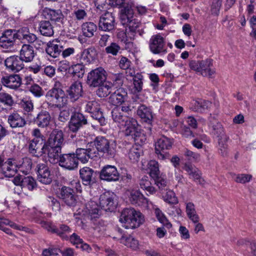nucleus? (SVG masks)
Returning <instances> with one entry per match:
<instances>
[{"instance_id": "nucleus-5", "label": "nucleus", "mask_w": 256, "mask_h": 256, "mask_svg": "<svg viewBox=\"0 0 256 256\" xmlns=\"http://www.w3.org/2000/svg\"><path fill=\"white\" fill-rule=\"evenodd\" d=\"M122 24L126 25V32L120 33L119 36L121 35L123 37L126 36L130 38V40H134L136 34H138L140 36H142L144 33V30L142 29H140L142 24L137 18Z\"/></svg>"}, {"instance_id": "nucleus-51", "label": "nucleus", "mask_w": 256, "mask_h": 256, "mask_svg": "<svg viewBox=\"0 0 256 256\" xmlns=\"http://www.w3.org/2000/svg\"><path fill=\"white\" fill-rule=\"evenodd\" d=\"M131 76H133L132 72L130 73ZM142 76L140 74L137 73L134 76V85L135 90L137 92H140L142 88L143 82H142Z\"/></svg>"}, {"instance_id": "nucleus-46", "label": "nucleus", "mask_w": 256, "mask_h": 256, "mask_svg": "<svg viewBox=\"0 0 256 256\" xmlns=\"http://www.w3.org/2000/svg\"><path fill=\"white\" fill-rule=\"evenodd\" d=\"M228 137L227 136H222L218 140V152L222 156H226L228 152Z\"/></svg>"}, {"instance_id": "nucleus-38", "label": "nucleus", "mask_w": 256, "mask_h": 256, "mask_svg": "<svg viewBox=\"0 0 256 256\" xmlns=\"http://www.w3.org/2000/svg\"><path fill=\"white\" fill-rule=\"evenodd\" d=\"M120 18L122 23L136 18L132 6L127 4L122 8Z\"/></svg>"}, {"instance_id": "nucleus-25", "label": "nucleus", "mask_w": 256, "mask_h": 256, "mask_svg": "<svg viewBox=\"0 0 256 256\" xmlns=\"http://www.w3.org/2000/svg\"><path fill=\"white\" fill-rule=\"evenodd\" d=\"M96 55V50L94 46L84 49L80 56H78L77 59L82 64H90L94 61Z\"/></svg>"}, {"instance_id": "nucleus-26", "label": "nucleus", "mask_w": 256, "mask_h": 256, "mask_svg": "<svg viewBox=\"0 0 256 256\" xmlns=\"http://www.w3.org/2000/svg\"><path fill=\"white\" fill-rule=\"evenodd\" d=\"M35 54L32 46L28 44H24L22 46L20 52V57L24 62H32Z\"/></svg>"}, {"instance_id": "nucleus-11", "label": "nucleus", "mask_w": 256, "mask_h": 256, "mask_svg": "<svg viewBox=\"0 0 256 256\" xmlns=\"http://www.w3.org/2000/svg\"><path fill=\"white\" fill-rule=\"evenodd\" d=\"M38 180L45 184H50L52 181V176L48 166L46 164H38L36 168Z\"/></svg>"}, {"instance_id": "nucleus-62", "label": "nucleus", "mask_w": 256, "mask_h": 256, "mask_svg": "<svg viewBox=\"0 0 256 256\" xmlns=\"http://www.w3.org/2000/svg\"><path fill=\"white\" fill-rule=\"evenodd\" d=\"M184 155L189 160L192 162H196L200 160V156L199 154L193 152L188 149L184 150Z\"/></svg>"}, {"instance_id": "nucleus-10", "label": "nucleus", "mask_w": 256, "mask_h": 256, "mask_svg": "<svg viewBox=\"0 0 256 256\" xmlns=\"http://www.w3.org/2000/svg\"><path fill=\"white\" fill-rule=\"evenodd\" d=\"M78 164V158L74 153L66 154L60 155L59 165L68 170H74Z\"/></svg>"}, {"instance_id": "nucleus-3", "label": "nucleus", "mask_w": 256, "mask_h": 256, "mask_svg": "<svg viewBox=\"0 0 256 256\" xmlns=\"http://www.w3.org/2000/svg\"><path fill=\"white\" fill-rule=\"evenodd\" d=\"M190 69L199 72L203 76L212 78L216 71L213 68L212 60L206 59L202 60H192L189 63Z\"/></svg>"}, {"instance_id": "nucleus-22", "label": "nucleus", "mask_w": 256, "mask_h": 256, "mask_svg": "<svg viewBox=\"0 0 256 256\" xmlns=\"http://www.w3.org/2000/svg\"><path fill=\"white\" fill-rule=\"evenodd\" d=\"M64 134L62 130H54L50 135L48 142L45 144L47 145V149L49 147L62 148L64 142Z\"/></svg>"}, {"instance_id": "nucleus-21", "label": "nucleus", "mask_w": 256, "mask_h": 256, "mask_svg": "<svg viewBox=\"0 0 256 256\" xmlns=\"http://www.w3.org/2000/svg\"><path fill=\"white\" fill-rule=\"evenodd\" d=\"M23 62L20 56H14L7 58L4 60V64L6 69L16 72L24 68Z\"/></svg>"}, {"instance_id": "nucleus-7", "label": "nucleus", "mask_w": 256, "mask_h": 256, "mask_svg": "<svg viewBox=\"0 0 256 256\" xmlns=\"http://www.w3.org/2000/svg\"><path fill=\"white\" fill-rule=\"evenodd\" d=\"M58 196L69 206H74L76 204V196L73 189L70 187L63 186L60 189Z\"/></svg>"}, {"instance_id": "nucleus-9", "label": "nucleus", "mask_w": 256, "mask_h": 256, "mask_svg": "<svg viewBox=\"0 0 256 256\" xmlns=\"http://www.w3.org/2000/svg\"><path fill=\"white\" fill-rule=\"evenodd\" d=\"M172 140L166 136H162L158 140L155 144V150L159 159L166 158L164 150H170L172 147Z\"/></svg>"}, {"instance_id": "nucleus-52", "label": "nucleus", "mask_w": 256, "mask_h": 256, "mask_svg": "<svg viewBox=\"0 0 256 256\" xmlns=\"http://www.w3.org/2000/svg\"><path fill=\"white\" fill-rule=\"evenodd\" d=\"M74 20L82 22L88 16L87 13L84 9L78 8H75L72 14Z\"/></svg>"}, {"instance_id": "nucleus-49", "label": "nucleus", "mask_w": 256, "mask_h": 256, "mask_svg": "<svg viewBox=\"0 0 256 256\" xmlns=\"http://www.w3.org/2000/svg\"><path fill=\"white\" fill-rule=\"evenodd\" d=\"M48 14V18L52 21L60 22L63 18V14L60 10H47L45 11Z\"/></svg>"}, {"instance_id": "nucleus-37", "label": "nucleus", "mask_w": 256, "mask_h": 256, "mask_svg": "<svg viewBox=\"0 0 256 256\" xmlns=\"http://www.w3.org/2000/svg\"><path fill=\"white\" fill-rule=\"evenodd\" d=\"M97 28V26L92 22H84L82 26L83 36L88 38H90L94 36Z\"/></svg>"}, {"instance_id": "nucleus-24", "label": "nucleus", "mask_w": 256, "mask_h": 256, "mask_svg": "<svg viewBox=\"0 0 256 256\" xmlns=\"http://www.w3.org/2000/svg\"><path fill=\"white\" fill-rule=\"evenodd\" d=\"M75 154L78 160H80L84 164L87 162L90 158H92L96 156L94 149L90 148L88 146L86 148H78Z\"/></svg>"}, {"instance_id": "nucleus-27", "label": "nucleus", "mask_w": 256, "mask_h": 256, "mask_svg": "<svg viewBox=\"0 0 256 256\" xmlns=\"http://www.w3.org/2000/svg\"><path fill=\"white\" fill-rule=\"evenodd\" d=\"M138 116L142 120L148 124H151L153 120V114L151 109L145 105L140 106L137 110Z\"/></svg>"}, {"instance_id": "nucleus-54", "label": "nucleus", "mask_w": 256, "mask_h": 256, "mask_svg": "<svg viewBox=\"0 0 256 256\" xmlns=\"http://www.w3.org/2000/svg\"><path fill=\"white\" fill-rule=\"evenodd\" d=\"M36 186L35 180L32 176H25L22 188H26L30 190H32Z\"/></svg>"}, {"instance_id": "nucleus-36", "label": "nucleus", "mask_w": 256, "mask_h": 256, "mask_svg": "<svg viewBox=\"0 0 256 256\" xmlns=\"http://www.w3.org/2000/svg\"><path fill=\"white\" fill-rule=\"evenodd\" d=\"M62 148L58 146L56 148L48 146L47 152L48 160L52 164L60 162Z\"/></svg>"}, {"instance_id": "nucleus-18", "label": "nucleus", "mask_w": 256, "mask_h": 256, "mask_svg": "<svg viewBox=\"0 0 256 256\" xmlns=\"http://www.w3.org/2000/svg\"><path fill=\"white\" fill-rule=\"evenodd\" d=\"M128 97L126 90L120 88L111 94L109 97V102L114 106H120L127 100Z\"/></svg>"}, {"instance_id": "nucleus-33", "label": "nucleus", "mask_w": 256, "mask_h": 256, "mask_svg": "<svg viewBox=\"0 0 256 256\" xmlns=\"http://www.w3.org/2000/svg\"><path fill=\"white\" fill-rule=\"evenodd\" d=\"M3 166V173L6 177H12L16 172L17 166L12 159H8Z\"/></svg>"}, {"instance_id": "nucleus-47", "label": "nucleus", "mask_w": 256, "mask_h": 256, "mask_svg": "<svg viewBox=\"0 0 256 256\" xmlns=\"http://www.w3.org/2000/svg\"><path fill=\"white\" fill-rule=\"evenodd\" d=\"M0 103L4 106L12 107L14 104V100L10 94L4 91H0Z\"/></svg>"}, {"instance_id": "nucleus-42", "label": "nucleus", "mask_w": 256, "mask_h": 256, "mask_svg": "<svg viewBox=\"0 0 256 256\" xmlns=\"http://www.w3.org/2000/svg\"><path fill=\"white\" fill-rule=\"evenodd\" d=\"M186 212L188 218L194 223L198 222L200 218L196 214L194 204L191 202L186 203Z\"/></svg>"}, {"instance_id": "nucleus-16", "label": "nucleus", "mask_w": 256, "mask_h": 256, "mask_svg": "<svg viewBox=\"0 0 256 256\" xmlns=\"http://www.w3.org/2000/svg\"><path fill=\"white\" fill-rule=\"evenodd\" d=\"M43 140H36L33 139L28 144V152L32 156L39 157L46 153L47 145L43 144Z\"/></svg>"}, {"instance_id": "nucleus-29", "label": "nucleus", "mask_w": 256, "mask_h": 256, "mask_svg": "<svg viewBox=\"0 0 256 256\" xmlns=\"http://www.w3.org/2000/svg\"><path fill=\"white\" fill-rule=\"evenodd\" d=\"M62 48V46L56 44V42L52 40L47 43L46 51L50 56L56 58L60 55Z\"/></svg>"}, {"instance_id": "nucleus-35", "label": "nucleus", "mask_w": 256, "mask_h": 256, "mask_svg": "<svg viewBox=\"0 0 256 256\" xmlns=\"http://www.w3.org/2000/svg\"><path fill=\"white\" fill-rule=\"evenodd\" d=\"M96 90V94L100 98H106L108 96L113 90L114 85L110 82H103Z\"/></svg>"}, {"instance_id": "nucleus-43", "label": "nucleus", "mask_w": 256, "mask_h": 256, "mask_svg": "<svg viewBox=\"0 0 256 256\" xmlns=\"http://www.w3.org/2000/svg\"><path fill=\"white\" fill-rule=\"evenodd\" d=\"M120 242L132 250H136L138 248L139 243L138 240L131 236H122L120 239Z\"/></svg>"}, {"instance_id": "nucleus-19", "label": "nucleus", "mask_w": 256, "mask_h": 256, "mask_svg": "<svg viewBox=\"0 0 256 256\" xmlns=\"http://www.w3.org/2000/svg\"><path fill=\"white\" fill-rule=\"evenodd\" d=\"M16 34L12 30L5 31L0 37V46L6 49L12 48L15 43Z\"/></svg>"}, {"instance_id": "nucleus-12", "label": "nucleus", "mask_w": 256, "mask_h": 256, "mask_svg": "<svg viewBox=\"0 0 256 256\" xmlns=\"http://www.w3.org/2000/svg\"><path fill=\"white\" fill-rule=\"evenodd\" d=\"M94 145L98 152L106 154L110 157L115 154L114 148L110 146L108 140L103 136H98L94 140Z\"/></svg>"}, {"instance_id": "nucleus-14", "label": "nucleus", "mask_w": 256, "mask_h": 256, "mask_svg": "<svg viewBox=\"0 0 256 256\" xmlns=\"http://www.w3.org/2000/svg\"><path fill=\"white\" fill-rule=\"evenodd\" d=\"M100 176L102 180L108 182L117 181L119 180L120 174L114 166L106 165L101 170Z\"/></svg>"}, {"instance_id": "nucleus-23", "label": "nucleus", "mask_w": 256, "mask_h": 256, "mask_svg": "<svg viewBox=\"0 0 256 256\" xmlns=\"http://www.w3.org/2000/svg\"><path fill=\"white\" fill-rule=\"evenodd\" d=\"M68 97L72 102H76L82 95V84L80 82H75L66 90Z\"/></svg>"}, {"instance_id": "nucleus-34", "label": "nucleus", "mask_w": 256, "mask_h": 256, "mask_svg": "<svg viewBox=\"0 0 256 256\" xmlns=\"http://www.w3.org/2000/svg\"><path fill=\"white\" fill-rule=\"evenodd\" d=\"M130 200L134 204L142 206L147 204L148 200L143 194L137 190H132L130 192Z\"/></svg>"}, {"instance_id": "nucleus-41", "label": "nucleus", "mask_w": 256, "mask_h": 256, "mask_svg": "<svg viewBox=\"0 0 256 256\" xmlns=\"http://www.w3.org/2000/svg\"><path fill=\"white\" fill-rule=\"evenodd\" d=\"M142 153V148L140 146L134 145L132 146L128 150V154L130 160L132 162H135L138 160L139 158Z\"/></svg>"}, {"instance_id": "nucleus-55", "label": "nucleus", "mask_w": 256, "mask_h": 256, "mask_svg": "<svg viewBox=\"0 0 256 256\" xmlns=\"http://www.w3.org/2000/svg\"><path fill=\"white\" fill-rule=\"evenodd\" d=\"M232 178L234 181L236 182L245 184L246 182H249L250 180L252 178V176L246 174H234Z\"/></svg>"}, {"instance_id": "nucleus-17", "label": "nucleus", "mask_w": 256, "mask_h": 256, "mask_svg": "<svg viewBox=\"0 0 256 256\" xmlns=\"http://www.w3.org/2000/svg\"><path fill=\"white\" fill-rule=\"evenodd\" d=\"M80 176L84 186H91L96 182V172L89 167L85 166L80 168Z\"/></svg>"}, {"instance_id": "nucleus-39", "label": "nucleus", "mask_w": 256, "mask_h": 256, "mask_svg": "<svg viewBox=\"0 0 256 256\" xmlns=\"http://www.w3.org/2000/svg\"><path fill=\"white\" fill-rule=\"evenodd\" d=\"M38 28L40 33L44 36H51L54 34L53 26L48 20L41 21Z\"/></svg>"}, {"instance_id": "nucleus-59", "label": "nucleus", "mask_w": 256, "mask_h": 256, "mask_svg": "<svg viewBox=\"0 0 256 256\" xmlns=\"http://www.w3.org/2000/svg\"><path fill=\"white\" fill-rule=\"evenodd\" d=\"M154 214L158 219V220L164 226H166L168 227L171 226L172 224L168 222V220L162 213V212L158 208H156L154 209Z\"/></svg>"}, {"instance_id": "nucleus-30", "label": "nucleus", "mask_w": 256, "mask_h": 256, "mask_svg": "<svg viewBox=\"0 0 256 256\" xmlns=\"http://www.w3.org/2000/svg\"><path fill=\"white\" fill-rule=\"evenodd\" d=\"M51 120V116L48 112L46 110L41 111L34 120V122L40 128L48 126Z\"/></svg>"}, {"instance_id": "nucleus-56", "label": "nucleus", "mask_w": 256, "mask_h": 256, "mask_svg": "<svg viewBox=\"0 0 256 256\" xmlns=\"http://www.w3.org/2000/svg\"><path fill=\"white\" fill-rule=\"evenodd\" d=\"M164 200L170 204H176L178 202V199L174 192L171 190H168L163 196Z\"/></svg>"}, {"instance_id": "nucleus-58", "label": "nucleus", "mask_w": 256, "mask_h": 256, "mask_svg": "<svg viewBox=\"0 0 256 256\" xmlns=\"http://www.w3.org/2000/svg\"><path fill=\"white\" fill-rule=\"evenodd\" d=\"M120 46L116 42H112L110 46L105 48V52L108 54H110L112 56H116L120 50Z\"/></svg>"}, {"instance_id": "nucleus-53", "label": "nucleus", "mask_w": 256, "mask_h": 256, "mask_svg": "<svg viewBox=\"0 0 256 256\" xmlns=\"http://www.w3.org/2000/svg\"><path fill=\"white\" fill-rule=\"evenodd\" d=\"M32 166V162L30 158H23V162L19 168H20V170L25 174L29 173Z\"/></svg>"}, {"instance_id": "nucleus-48", "label": "nucleus", "mask_w": 256, "mask_h": 256, "mask_svg": "<svg viewBox=\"0 0 256 256\" xmlns=\"http://www.w3.org/2000/svg\"><path fill=\"white\" fill-rule=\"evenodd\" d=\"M72 232L71 228L67 225L62 224L59 228H55L54 233L64 239H68V235Z\"/></svg>"}, {"instance_id": "nucleus-28", "label": "nucleus", "mask_w": 256, "mask_h": 256, "mask_svg": "<svg viewBox=\"0 0 256 256\" xmlns=\"http://www.w3.org/2000/svg\"><path fill=\"white\" fill-rule=\"evenodd\" d=\"M124 129L126 136H133V133L138 129V122L134 118L128 116L120 125Z\"/></svg>"}, {"instance_id": "nucleus-63", "label": "nucleus", "mask_w": 256, "mask_h": 256, "mask_svg": "<svg viewBox=\"0 0 256 256\" xmlns=\"http://www.w3.org/2000/svg\"><path fill=\"white\" fill-rule=\"evenodd\" d=\"M92 117L98 120L100 126H104L106 124V119L103 116V114L100 110L92 114Z\"/></svg>"}, {"instance_id": "nucleus-2", "label": "nucleus", "mask_w": 256, "mask_h": 256, "mask_svg": "<svg viewBox=\"0 0 256 256\" xmlns=\"http://www.w3.org/2000/svg\"><path fill=\"white\" fill-rule=\"evenodd\" d=\"M120 221L124 224L126 228H135L138 227L144 221V217L139 211L132 208H125L120 217Z\"/></svg>"}, {"instance_id": "nucleus-8", "label": "nucleus", "mask_w": 256, "mask_h": 256, "mask_svg": "<svg viewBox=\"0 0 256 256\" xmlns=\"http://www.w3.org/2000/svg\"><path fill=\"white\" fill-rule=\"evenodd\" d=\"M149 48L154 54L167 52L164 39L160 34L154 35L151 37L149 42Z\"/></svg>"}, {"instance_id": "nucleus-6", "label": "nucleus", "mask_w": 256, "mask_h": 256, "mask_svg": "<svg viewBox=\"0 0 256 256\" xmlns=\"http://www.w3.org/2000/svg\"><path fill=\"white\" fill-rule=\"evenodd\" d=\"M87 124V119L82 114L78 112H74L68 122V130L72 132H76Z\"/></svg>"}, {"instance_id": "nucleus-61", "label": "nucleus", "mask_w": 256, "mask_h": 256, "mask_svg": "<svg viewBox=\"0 0 256 256\" xmlns=\"http://www.w3.org/2000/svg\"><path fill=\"white\" fill-rule=\"evenodd\" d=\"M80 62L72 66V74L78 78L82 77L84 73V66Z\"/></svg>"}, {"instance_id": "nucleus-4", "label": "nucleus", "mask_w": 256, "mask_h": 256, "mask_svg": "<svg viewBox=\"0 0 256 256\" xmlns=\"http://www.w3.org/2000/svg\"><path fill=\"white\" fill-rule=\"evenodd\" d=\"M106 80V72L102 67L96 68L88 74L87 82L91 87H97Z\"/></svg>"}, {"instance_id": "nucleus-64", "label": "nucleus", "mask_w": 256, "mask_h": 256, "mask_svg": "<svg viewBox=\"0 0 256 256\" xmlns=\"http://www.w3.org/2000/svg\"><path fill=\"white\" fill-rule=\"evenodd\" d=\"M29 90L36 96L40 97L43 94V90L40 86L34 84L30 87Z\"/></svg>"}, {"instance_id": "nucleus-20", "label": "nucleus", "mask_w": 256, "mask_h": 256, "mask_svg": "<svg viewBox=\"0 0 256 256\" xmlns=\"http://www.w3.org/2000/svg\"><path fill=\"white\" fill-rule=\"evenodd\" d=\"M1 82L4 86L12 90H17L22 84V80L18 74H13L2 76Z\"/></svg>"}, {"instance_id": "nucleus-60", "label": "nucleus", "mask_w": 256, "mask_h": 256, "mask_svg": "<svg viewBox=\"0 0 256 256\" xmlns=\"http://www.w3.org/2000/svg\"><path fill=\"white\" fill-rule=\"evenodd\" d=\"M132 136L135 142L138 144V146L142 144L146 140L145 134L142 132L138 131V129L133 133V136Z\"/></svg>"}, {"instance_id": "nucleus-44", "label": "nucleus", "mask_w": 256, "mask_h": 256, "mask_svg": "<svg viewBox=\"0 0 256 256\" xmlns=\"http://www.w3.org/2000/svg\"><path fill=\"white\" fill-rule=\"evenodd\" d=\"M112 117L113 120L119 124L120 125L128 119V116L124 114L121 112V110L120 109L118 106H116L114 108L112 111Z\"/></svg>"}, {"instance_id": "nucleus-50", "label": "nucleus", "mask_w": 256, "mask_h": 256, "mask_svg": "<svg viewBox=\"0 0 256 256\" xmlns=\"http://www.w3.org/2000/svg\"><path fill=\"white\" fill-rule=\"evenodd\" d=\"M148 166L150 170V174L152 178H155L160 174L159 164L158 162L155 160H150Z\"/></svg>"}, {"instance_id": "nucleus-13", "label": "nucleus", "mask_w": 256, "mask_h": 256, "mask_svg": "<svg viewBox=\"0 0 256 256\" xmlns=\"http://www.w3.org/2000/svg\"><path fill=\"white\" fill-rule=\"evenodd\" d=\"M114 198L115 195L114 193L110 192L103 193L99 198V206L105 211L114 210L116 207Z\"/></svg>"}, {"instance_id": "nucleus-32", "label": "nucleus", "mask_w": 256, "mask_h": 256, "mask_svg": "<svg viewBox=\"0 0 256 256\" xmlns=\"http://www.w3.org/2000/svg\"><path fill=\"white\" fill-rule=\"evenodd\" d=\"M209 126L212 129V133L220 138L222 136H226L224 132V128L222 124L219 123L214 116H210L209 118Z\"/></svg>"}, {"instance_id": "nucleus-1", "label": "nucleus", "mask_w": 256, "mask_h": 256, "mask_svg": "<svg viewBox=\"0 0 256 256\" xmlns=\"http://www.w3.org/2000/svg\"><path fill=\"white\" fill-rule=\"evenodd\" d=\"M48 108L50 110L56 108L61 110L66 106L68 103V97L60 88H52L46 94Z\"/></svg>"}, {"instance_id": "nucleus-40", "label": "nucleus", "mask_w": 256, "mask_h": 256, "mask_svg": "<svg viewBox=\"0 0 256 256\" xmlns=\"http://www.w3.org/2000/svg\"><path fill=\"white\" fill-rule=\"evenodd\" d=\"M139 185L141 188L146 190L150 194H154L156 190L154 187L152 186L150 178L146 176H144L139 180Z\"/></svg>"}, {"instance_id": "nucleus-15", "label": "nucleus", "mask_w": 256, "mask_h": 256, "mask_svg": "<svg viewBox=\"0 0 256 256\" xmlns=\"http://www.w3.org/2000/svg\"><path fill=\"white\" fill-rule=\"evenodd\" d=\"M114 17L112 12H106L100 16L98 22L100 30L110 32L114 29Z\"/></svg>"}, {"instance_id": "nucleus-57", "label": "nucleus", "mask_w": 256, "mask_h": 256, "mask_svg": "<svg viewBox=\"0 0 256 256\" xmlns=\"http://www.w3.org/2000/svg\"><path fill=\"white\" fill-rule=\"evenodd\" d=\"M100 110V105L96 100L90 101L86 105L85 110L91 114Z\"/></svg>"}, {"instance_id": "nucleus-31", "label": "nucleus", "mask_w": 256, "mask_h": 256, "mask_svg": "<svg viewBox=\"0 0 256 256\" xmlns=\"http://www.w3.org/2000/svg\"><path fill=\"white\" fill-rule=\"evenodd\" d=\"M8 122L12 128H22L26 124V121L18 114L14 112L8 117Z\"/></svg>"}, {"instance_id": "nucleus-45", "label": "nucleus", "mask_w": 256, "mask_h": 256, "mask_svg": "<svg viewBox=\"0 0 256 256\" xmlns=\"http://www.w3.org/2000/svg\"><path fill=\"white\" fill-rule=\"evenodd\" d=\"M18 36L20 38L26 40L28 43H33L36 40L35 34L30 33L26 28H23L18 31Z\"/></svg>"}]
</instances>
